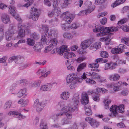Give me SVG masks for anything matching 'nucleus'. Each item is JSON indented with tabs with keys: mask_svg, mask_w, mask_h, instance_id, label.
<instances>
[{
	"mask_svg": "<svg viewBox=\"0 0 129 129\" xmlns=\"http://www.w3.org/2000/svg\"><path fill=\"white\" fill-rule=\"evenodd\" d=\"M93 26L95 27V28L93 29L94 32H100V33L97 34V36H101L108 34L109 36H110L113 34L112 32H115L118 31V28L122 27L123 30L124 31H129V28L126 25L122 26L119 25L117 27H108L104 28L103 27L95 26V24H93Z\"/></svg>",
	"mask_w": 129,
	"mask_h": 129,
	"instance_id": "1",
	"label": "nucleus"
},
{
	"mask_svg": "<svg viewBox=\"0 0 129 129\" xmlns=\"http://www.w3.org/2000/svg\"><path fill=\"white\" fill-rule=\"evenodd\" d=\"M79 95L76 93L74 94L72 98L74 107H71L69 106L64 107L62 109V111L63 112L68 119H71L72 118L71 112L73 111L77 108V106L79 103Z\"/></svg>",
	"mask_w": 129,
	"mask_h": 129,
	"instance_id": "2",
	"label": "nucleus"
},
{
	"mask_svg": "<svg viewBox=\"0 0 129 129\" xmlns=\"http://www.w3.org/2000/svg\"><path fill=\"white\" fill-rule=\"evenodd\" d=\"M110 110L111 113L109 114V116L113 117H116L118 116V113H124V107L123 104L120 105L118 106L115 105H113L111 107Z\"/></svg>",
	"mask_w": 129,
	"mask_h": 129,
	"instance_id": "3",
	"label": "nucleus"
},
{
	"mask_svg": "<svg viewBox=\"0 0 129 129\" xmlns=\"http://www.w3.org/2000/svg\"><path fill=\"white\" fill-rule=\"evenodd\" d=\"M18 36L22 38L25 36V33H29L30 32L29 27L25 24L19 23L18 24Z\"/></svg>",
	"mask_w": 129,
	"mask_h": 129,
	"instance_id": "4",
	"label": "nucleus"
},
{
	"mask_svg": "<svg viewBox=\"0 0 129 129\" xmlns=\"http://www.w3.org/2000/svg\"><path fill=\"white\" fill-rule=\"evenodd\" d=\"M83 80L81 78L78 77L77 75L75 73H71L68 75L66 77V84L68 85L71 82L77 81L78 83H81Z\"/></svg>",
	"mask_w": 129,
	"mask_h": 129,
	"instance_id": "5",
	"label": "nucleus"
},
{
	"mask_svg": "<svg viewBox=\"0 0 129 129\" xmlns=\"http://www.w3.org/2000/svg\"><path fill=\"white\" fill-rule=\"evenodd\" d=\"M84 7L86 9L85 10L82 11L80 14L82 15H86L92 11L94 9L92 5L91 2L90 1H87L84 3Z\"/></svg>",
	"mask_w": 129,
	"mask_h": 129,
	"instance_id": "6",
	"label": "nucleus"
},
{
	"mask_svg": "<svg viewBox=\"0 0 129 129\" xmlns=\"http://www.w3.org/2000/svg\"><path fill=\"white\" fill-rule=\"evenodd\" d=\"M61 17L66 24H69L74 18L75 16L69 12L67 11L63 13Z\"/></svg>",
	"mask_w": 129,
	"mask_h": 129,
	"instance_id": "7",
	"label": "nucleus"
},
{
	"mask_svg": "<svg viewBox=\"0 0 129 129\" xmlns=\"http://www.w3.org/2000/svg\"><path fill=\"white\" fill-rule=\"evenodd\" d=\"M30 14L28 15L27 17L29 19L31 18L34 21H36L38 19L40 15L38 12V10L37 9L33 7L31 8L30 13Z\"/></svg>",
	"mask_w": 129,
	"mask_h": 129,
	"instance_id": "8",
	"label": "nucleus"
},
{
	"mask_svg": "<svg viewBox=\"0 0 129 129\" xmlns=\"http://www.w3.org/2000/svg\"><path fill=\"white\" fill-rule=\"evenodd\" d=\"M14 34L13 27L12 25H10L9 28L6 32V40L9 41L15 40V38L14 37Z\"/></svg>",
	"mask_w": 129,
	"mask_h": 129,
	"instance_id": "9",
	"label": "nucleus"
},
{
	"mask_svg": "<svg viewBox=\"0 0 129 129\" xmlns=\"http://www.w3.org/2000/svg\"><path fill=\"white\" fill-rule=\"evenodd\" d=\"M46 104L43 101L39 102L38 99H36L34 102V106L36 111L38 112H40L43 109L44 106Z\"/></svg>",
	"mask_w": 129,
	"mask_h": 129,
	"instance_id": "10",
	"label": "nucleus"
},
{
	"mask_svg": "<svg viewBox=\"0 0 129 129\" xmlns=\"http://www.w3.org/2000/svg\"><path fill=\"white\" fill-rule=\"evenodd\" d=\"M91 71L88 72L86 73V74L88 76H91L92 78L94 79H99L100 78V75L94 71H99L98 69H92Z\"/></svg>",
	"mask_w": 129,
	"mask_h": 129,
	"instance_id": "11",
	"label": "nucleus"
},
{
	"mask_svg": "<svg viewBox=\"0 0 129 129\" xmlns=\"http://www.w3.org/2000/svg\"><path fill=\"white\" fill-rule=\"evenodd\" d=\"M125 45L123 44L119 45L117 48H114L111 50L112 53L114 54L121 53L123 52V49L125 48Z\"/></svg>",
	"mask_w": 129,
	"mask_h": 129,
	"instance_id": "12",
	"label": "nucleus"
},
{
	"mask_svg": "<svg viewBox=\"0 0 129 129\" xmlns=\"http://www.w3.org/2000/svg\"><path fill=\"white\" fill-rule=\"evenodd\" d=\"M45 28V30L47 32V33L46 34L47 37H48V38H52L53 37H56L57 35V31L54 30H50V31L48 32V28L46 26H44L43 27V28Z\"/></svg>",
	"mask_w": 129,
	"mask_h": 129,
	"instance_id": "13",
	"label": "nucleus"
},
{
	"mask_svg": "<svg viewBox=\"0 0 129 129\" xmlns=\"http://www.w3.org/2000/svg\"><path fill=\"white\" fill-rule=\"evenodd\" d=\"M89 102V98L88 95L84 92L82 93L81 97V103L83 105H85Z\"/></svg>",
	"mask_w": 129,
	"mask_h": 129,
	"instance_id": "14",
	"label": "nucleus"
},
{
	"mask_svg": "<svg viewBox=\"0 0 129 129\" xmlns=\"http://www.w3.org/2000/svg\"><path fill=\"white\" fill-rule=\"evenodd\" d=\"M52 87V84L48 83L46 85H42L40 87V90L43 91H49L50 90Z\"/></svg>",
	"mask_w": 129,
	"mask_h": 129,
	"instance_id": "15",
	"label": "nucleus"
},
{
	"mask_svg": "<svg viewBox=\"0 0 129 129\" xmlns=\"http://www.w3.org/2000/svg\"><path fill=\"white\" fill-rule=\"evenodd\" d=\"M1 20L5 24H7L10 22L9 17V15L6 14H3L2 15Z\"/></svg>",
	"mask_w": 129,
	"mask_h": 129,
	"instance_id": "16",
	"label": "nucleus"
},
{
	"mask_svg": "<svg viewBox=\"0 0 129 129\" xmlns=\"http://www.w3.org/2000/svg\"><path fill=\"white\" fill-rule=\"evenodd\" d=\"M48 41L49 43V45L53 48L56 46L58 43V41L57 39L55 38H49Z\"/></svg>",
	"mask_w": 129,
	"mask_h": 129,
	"instance_id": "17",
	"label": "nucleus"
},
{
	"mask_svg": "<svg viewBox=\"0 0 129 129\" xmlns=\"http://www.w3.org/2000/svg\"><path fill=\"white\" fill-rule=\"evenodd\" d=\"M60 13V12L59 11L55 9L53 10L51 13H49L48 14V15L50 17L56 18L59 15Z\"/></svg>",
	"mask_w": 129,
	"mask_h": 129,
	"instance_id": "18",
	"label": "nucleus"
},
{
	"mask_svg": "<svg viewBox=\"0 0 129 129\" xmlns=\"http://www.w3.org/2000/svg\"><path fill=\"white\" fill-rule=\"evenodd\" d=\"M71 61L72 62V61L69 60H67L65 64L67 67V70L69 71L72 72L75 70V69L74 67L70 64Z\"/></svg>",
	"mask_w": 129,
	"mask_h": 129,
	"instance_id": "19",
	"label": "nucleus"
},
{
	"mask_svg": "<svg viewBox=\"0 0 129 129\" xmlns=\"http://www.w3.org/2000/svg\"><path fill=\"white\" fill-rule=\"evenodd\" d=\"M42 46V44L41 43L37 42L36 43L35 46L33 47V48L35 51L40 52H41Z\"/></svg>",
	"mask_w": 129,
	"mask_h": 129,
	"instance_id": "20",
	"label": "nucleus"
},
{
	"mask_svg": "<svg viewBox=\"0 0 129 129\" xmlns=\"http://www.w3.org/2000/svg\"><path fill=\"white\" fill-rule=\"evenodd\" d=\"M70 95L68 91H63L60 94V98L62 100H67L69 99Z\"/></svg>",
	"mask_w": 129,
	"mask_h": 129,
	"instance_id": "21",
	"label": "nucleus"
},
{
	"mask_svg": "<svg viewBox=\"0 0 129 129\" xmlns=\"http://www.w3.org/2000/svg\"><path fill=\"white\" fill-rule=\"evenodd\" d=\"M90 41L86 40L81 42V46L83 49H85L89 47L90 45Z\"/></svg>",
	"mask_w": 129,
	"mask_h": 129,
	"instance_id": "22",
	"label": "nucleus"
},
{
	"mask_svg": "<svg viewBox=\"0 0 129 129\" xmlns=\"http://www.w3.org/2000/svg\"><path fill=\"white\" fill-rule=\"evenodd\" d=\"M64 114L63 112H61L60 113H58L56 115H52L51 118L52 119H53L54 121L57 122V119L60 117L64 115Z\"/></svg>",
	"mask_w": 129,
	"mask_h": 129,
	"instance_id": "23",
	"label": "nucleus"
},
{
	"mask_svg": "<svg viewBox=\"0 0 129 129\" xmlns=\"http://www.w3.org/2000/svg\"><path fill=\"white\" fill-rule=\"evenodd\" d=\"M120 78L119 74L115 73L110 75L109 79L110 80L116 81L118 80Z\"/></svg>",
	"mask_w": 129,
	"mask_h": 129,
	"instance_id": "24",
	"label": "nucleus"
},
{
	"mask_svg": "<svg viewBox=\"0 0 129 129\" xmlns=\"http://www.w3.org/2000/svg\"><path fill=\"white\" fill-rule=\"evenodd\" d=\"M101 43L99 42L95 43L91 45L90 47V49L96 50L101 47Z\"/></svg>",
	"mask_w": 129,
	"mask_h": 129,
	"instance_id": "25",
	"label": "nucleus"
},
{
	"mask_svg": "<svg viewBox=\"0 0 129 129\" xmlns=\"http://www.w3.org/2000/svg\"><path fill=\"white\" fill-rule=\"evenodd\" d=\"M85 113L86 115L88 116L91 115L92 114V112L91 110V107L88 105L85 106H84Z\"/></svg>",
	"mask_w": 129,
	"mask_h": 129,
	"instance_id": "26",
	"label": "nucleus"
},
{
	"mask_svg": "<svg viewBox=\"0 0 129 129\" xmlns=\"http://www.w3.org/2000/svg\"><path fill=\"white\" fill-rule=\"evenodd\" d=\"M8 8L9 9L8 10V12H9L10 14H12L13 16H14L16 14V10L15 7L10 6L8 7Z\"/></svg>",
	"mask_w": 129,
	"mask_h": 129,
	"instance_id": "27",
	"label": "nucleus"
},
{
	"mask_svg": "<svg viewBox=\"0 0 129 129\" xmlns=\"http://www.w3.org/2000/svg\"><path fill=\"white\" fill-rule=\"evenodd\" d=\"M20 59V58L17 56H13L9 58L8 60V63H11L14 60L15 63H16V62Z\"/></svg>",
	"mask_w": 129,
	"mask_h": 129,
	"instance_id": "28",
	"label": "nucleus"
},
{
	"mask_svg": "<svg viewBox=\"0 0 129 129\" xmlns=\"http://www.w3.org/2000/svg\"><path fill=\"white\" fill-rule=\"evenodd\" d=\"M13 116L14 117H19L22 118H24L25 117V116L22 115L20 113L15 111H13Z\"/></svg>",
	"mask_w": 129,
	"mask_h": 129,
	"instance_id": "29",
	"label": "nucleus"
},
{
	"mask_svg": "<svg viewBox=\"0 0 129 129\" xmlns=\"http://www.w3.org/2000/svg\"><path fill=\"white\" fill-rule=\"evenodd\" d=\"M41 82V81L40 80H36L32 83L31 86L33 87H39L40 85Z\"/></svg>",
	"mask_w": 129,
	"mask_h": 129,
	"instance_id": "30",
	"label": "nucleus"
},
{
	"mask_svg": "<svg viewBox=\"0 0 129 129\" xmlns=\"http://www.w3.org/2000/svg\"><path fill=\"white\" fill-rule=\"evenodd\" d=\"M99 125V122L94 119L92 120V122L90 124V125L94 128L98 127Z\"/></svg>",
	"mask_w": 129,
	"mask_h": 129,
	"instance_id": "31",
	"label": "nucleus"
},
{
	"mask_svg": "<svg viewBox=\"0 0 129 129\" xmlns=\"http://www.w3.org/2000/svg\"><path fill=\"white\" fill-rule=\"evenodd\" d=\"M35 41L33 39L30 38H28L27 39V44L29 46H33L35 44Z\"/></svg>",
	"mask_w": 129,
	"mask_h": 129,
	"instance_id": "32",
	"label": "nucleus"
},
{
	"mask_svg": "<svg viewBox=\"0 0 129 129\" xmlns=\"http://www.w3.org/2000/svg\"><path fill=\"white\" fill-rule=\"evenodd\" d=\"M63 35L65 38L71 39L73 38V34L70 33L65 32L63 34Z\"/></svg>",
	"mask_w": 129,
	"mask_h": 129,
	"instance_id": "33",
	"label": "nucleus"
},
{
	"mask_svg": "<svg viewBox=\"0 0 129 129\" xmlns=\"http://www.w3.org/2000/svg\"><path fill=\"white\" fill-rule=\"evenodd\" d=\"M97 92L98 93H105L107 92L108 90L104 88H97L96 89Z\"/></svg>",
	"mask_w": 129,
	"mask_h": 129,
	"instance_id": "34",
	"label": "nucleus"
},
{
	"mask_svg": "<svg viewBox=\"0 0 129 129\" xmlns=\"http://www.w3.org/2000/svg\"><path fill=\"white\" fill-rule=\"evenodd\" d=\"M86 83L90 84H96V82L91 79L87 78L85 80Z\"/></svg>",
	"mask_w": 129,
	"mask_h": 129,
	"instance_id": "35",
	"label": "nucleus"
},
{
	"mask_svg": "<svg viewBox=\"0 0 129 129\" xmlns=\"http://www.w3.org/2000/svg\"><path fill=\"white\" fill-rule=\"evenodd\" d=\"M60 50L61 52H64L69 51L70 49L68 48L67 45H63L61 47Z\"/></svg>",
	"mask_w": 129,
	"mask_h": 129,
	"instance_id": "36",
	"label": "nucleus"
},
{
	"mask_svg": "<svg viewBox=\"0 0 129 129\" xmlns=\"http://www.w3.org/2000/svg\"><path fill=\"white\" fill-rule=\"evenodd\" d=\"M46 70L45 68L39 69L36 72L37 75H43V74L46 72Z\"/></svg>",
	"mask_w": 129,
	"mask_h": 129,
	"instance_id": "37",
	"label": "nucleus"
},
{
	"mask_svg": "<svg viewBox=\"0 0 129 129\" xmlns=\"http://www.w3.org/2000/svg\"><path fill=\"white\" fill-rule=\"evenodd\" d=\"M77 81H73L71 82L69 87L71 89H74L77 87Z\"/></svg>",
	"mask_w": 129,
	"mask_h": 129,
	"instance_id": "38",
	"label": "nucleus"
},
{
	"mask_svg": "<svg viewBox=\"0 0 129 129\" xmlns=\"http://www.w3.org/2000/svg\"><path fill=\"white\" fill-rule=\"evenodd\" d=\"M86 67V64L85 63L81 64L77 68V71L78 72L80 71L85 68Z\"/></svg>",
	"mask_w": 129,
	"mask_h": 129,
	"instance_id": "39",
	"label": "nucleus"
},
{
	"mask_svg": "<svg viewBox=\"0 0 129 129\" xmlns=\"http://www.w3.org/2000/svg\"><path fill=\"white\" fill-rule=\"evenodd\" d=\"M7 56H5L3 57L2 58H0V63H4V66H7V63L6 61L7 59Z\"/></svg>",
	"mask_w": 129,
	"mask_h": 129,
	"instance_id": "40",
	"label": "nucleus"
},
{
	"mask_svg": "<svg viewBox=\"0 0 129 129\" xmlns=\"http://www.w3.org/2000/svg\"><path fill=\"white\" fill-rule=\"evenodd\" d=\"M129 39L126 38H123L121 40V42L124 43L127 46H129Z\"/></svg>",
	"mask_w": 129,
	"mask_h": 129,
	"instance_id": "41",
	"label": "nucleus"
},
{
	"mask_svg": "<svg viewBox=\"0 0 129 129\" xmlns=\"http://www.w3.org/2000/svg\"><path fill=\"white\" fill-rule=\"evenodd\" d=\"M105 103V107L106 109H108L109 108V105L111 103V100H105L104 101Z\"/></svg>",
	"mask_w": 129,
	"mask_h": 129,
	"instance_id": "42",
	"label": "nucleus"
},
{
	"mask_svg": "<svg viewBox=\"0 0 129 129\" xmlns=\"http://www.w3.org/2000/svg\"><path fill=\"white\" fill-rule=\"evenodd\" d=\"M33 2L34 1L33 0L30 1L25 4L22 5L21 6L27 8L28 7L31 6L33 4Z\"/></svg>",
	"mask_w": 129,
	"mask_h": 129,
	"instance_id": "43",
	"label": "nucleus"
},
{
	"mask_svg": "<svg viewBox=\"0 0 129 129\" xmlns=\"http://www.w3.org/2000/svg\"><path fill=\"white\" fill-rule=\"evenodd\" d=\"M53 48L50 45L48 46L45 48V50L44 51V52L47 53L51 51Z\"/></svg>",
	"mask_w": 129,
	"mask_h": 129,
	"instance_id": "44",
	"label": "nucleus"
},
{
	"mask_svg": "<svg viewBox=\"0 0 129 129\" xmlns=\"http://www.w3.org/2000/svg\"><path fill=\"white\" fill-rule=\"evenodd\" d=\"M100 55L101 57L104 58H106L108 56V53L107 52L104 51L101 52Z\"/></svg>",
	"mask_w": 129,
	"mask_h": 129,
	"instance_id": "45",
	"label": "nucleus"
},
{
	"mask_svg": "<svg viewBox=\"0 0 129 129\" xmlns=\"http://www.w3.org/2000/svg\"><path fill=\"white\" fill-rule=\"evenodd\" d=\"M80 26V24L79 23H73L70 26V27L72 29H75L78 28Z\"/></svg>",
	"mask_w": 129,
	"mask_h": 129,
	"instance_id": "46",
	"label": "nucleus"
},
{
	"mask_svg": "<svg viewBox=\"0 0 129 129\" xmlns=\"http://www.w3.org/2000/svg\"><path fill=\"white\" fill-rule=\"evenodd\" d=\"M64 4H63L62 6L63 8H66L68 5L70 4L71 2V0H64Z\"/></svg>",
	"mask_w": 129,
	"mask_h": 129,
	"instance_id": "47",
	"label": "nucleus"
},
{
	"mask_svg": "<svg viewBox=\"0 0 129 129\" xmlns=\"http://www.w3.org/2000/svg\"><path fill=\"white\" fill-rule=\"evenodd\" d=\"M62 24L61 25V27L62 29L64 31H68V30L69 28H70L69 26L67 24Z\"/></svg>",
	"mask_w": 129,
	"mask_h": 129,
	"instance_id": "48",
	"label": "nucleus"
},
{
	"mask_svg": "<svg viewBox=\"0 0 129 129\" xmlns=\"http://www.w3.org/2000/svg\"><path fill=\"white\" fill-rule=\"evenodd\" d=\"M11 104V103L10 101H9L6 102L4 108V109L9 108Z\"/></svg>",
	"mask_w": 129,
	"mask_h": 129,
	"instance_id": "49",
	"label": "nucleus"
},
{
	"mask_svg": "<svg viewBox=\"0 0 129 129\" xmlns=\"http://www.w3.org/2000/svg\"><path fill=\"white\" fill-rule=\"evenodd\" d=\"M51 71H48L44 73L43 75H42L40 77V78L42 79L43 78H45L48 75H49L50 74Z\"/></svg>",
	"mask_w": 129,
	"mask_h": 129,
	"instance_id": "50",
	"label": "nucleus"
},
{
	"mask_svg": "<svg viewBox=\"0 0 129 129\" xmlns=\"http://www.w3.org/2000/svg\"><path fill=\"white\" fill-rule=\"evenodd\" d=\"M95 61L97 63H106L107 62V60L106 59H104L102 58H100L97 59Z\"/></svg>",
	"mask_w": 129,
	"mask_h": 129,
	"instance_id": "51",
	"label": "nucleus"
},
{
	"mask_svg": "<svg viewBox=\"0 0 129 129\" xmlns=\"http://www.w3.org/2000/svg\"><path fill=\"white\" fill-rule=\"evenodd\" d=\"M0 8L3 10H5L8 8V7L7 5H5L3 3H0Z\"/></svg>",
	"mask_w": 129,
	"mask_h": 129,
	"instance_id": "52",
	"label": "nucleus"
},
{
	"mask_svg": "<svg viewBox=\"0 0 129 129\" xmlns=\"http://www.w3.org/2000/svg\"><path fill=\"white\" fill-rule=\"evenodd\" d=\"M88 67L92 68H97L99 67V64L97 63H93L92 64H89L88 65Z\"/></svg>",
	"mask_w": 129,
	"mask_h": 129,
	"instance_id": "53",
	"label": "nucleus"
},
{
	"mask_svg": "<svg viewBox=\"0 0 129 129\" xmlns=\"http://www.w3.org/2000/svg\"><path fill=\"white\" fill-rule=\"evenodd\" d=\"M30 37L34 39H37L39 38V36L36 33H34L31 34Z\"/></svg>",
	"mask_w": 129,
	"mask_h": 129,
	"instance_id": "54",
	"label": "nucleus"
},
{
	"mask_svg": "<svg viewBox=\"0 0 129 129\" xmlns=\"http://www.w3.org/2000/svg\"><path fill=\"white\" fill-rule=\"evenodd\" d=\"M40 129H47L46 124L42 122L40 124Z\"/></svg>",
	"mask_w": 129,
	"mask_h": 129,
	"instance_id": "55",
	"label": "nucleus"
},
{
	"mask_svg": "<svg viewBox=\"0 0 129 129\" xmlns=\"http://www.w3.org/2000/svg\"><path fill=\"white\" fill-rule=\"evenodd\" d=\"M14 18L16 19L20 23L22 22V20L21 19L19 15L16 14L14 16H13Z\"/></svg>",
	"mask_w": 129,
	"mask_h": 129,
	"instance_id": "56",
	"label": "nucleus"
},
{
	"mask_svg": "<svg viewBox=\"0 0 129 129\" xmlns=\"http://www.w3.org/2000/svg\"><path fill=\"white\" fill-rule=\"evenodd\" d=\"M110 69L111 70L114 69L116 68L115 66L116 64L115 63L112 62L110 63Z\"/></svg>",
	"mask_w": 129,
	"mask_h": 129,
	"instance_id": "57",
	"label": "nucleus"
},
{
	"mask_svg": "<svg viewBox=\"0 0 129 129\" xmlns=\"http://www.w3.org/2000/svg\"><path fill=\"white\" fill-rule=\"evenodd\" d=\"M127 19L126 18L122 19L121 20L118 22V24H121L125 23L127 21Z\"/></svg>",
	"mask_w": 129,
	"mask_h": 129,
	"instance_id": "58",
	"label": "nucleus"
},
{
	"mask_svg": "<svg viewBox=\"0 0 129 129\" xmlns=\"http://www.w3.org/2000/svg\"><path fill=\"white\" fill-rule=\"evenodd\" d=\"M20 83H23L24 85L27 84L28 83V81L26 79H22L20 81Z\"/></svg>",
	"mask_w": 129,
	"mask_h": 129,
	"instance_id": "59",
	"label": "nucleus"
},
{
	"mask_svg": "<svg viewBox=\"0 0 129 129\" xmlns=\"http://www.w3.org/2000/svg\"><path fill=\"white\" fill-rule=\"evenodd\" d=\"M129 9V6H125L121 10V12L124 13L127 11Z\"/></svg>",
	"mask_w": 129,
	"mask_h": 129,
	"instance_id": "60",
	"label": "nucleus"
},
{
	"mask_svg": "<svg viewBox=\"0 0 129 129\" xmlns=\"http://www.w3.org/2000/svg\"><path fill=\"white\" fill-rule=\"evenodd\" d=\"M94 119L90 117H87L85 118V121L88 122L90 124H91V123L92 120Z\"/></svg>",
	"mask_w": 129,
	"mask_h": 129,
	"instance_id": "61",
	"label": "nucleus"
},
{
	"mask_svg": "<svg viewBox=\"0 0 129 129\" xmlns=\"http://www.w3.org/2000/svg\"><path fill=\"white\" fill-rule=\"evenodd\" d=\"M46 39L45 37V36L44 34H42L41 38V40L42 42L43 43L46 42Z\"/></svg>",
	"mask_w": 129,
	"mask_h": 129,
	"instance_id": "62",
	"label": "nucleus"
},
{
	"mask_svg": "<svg viewBox=\"0 0 129 129\" xmlns=\"http://www.w3.org/2000/svg\"><path fill=\"white\" fill-rule=\"evenodd\" d=\"M106 0H95V3L96 5L104 3Z\"/></svg>",
	"mask_w": 129,
	"mask_h": 129,
	"instance_id": "63",
	"label": "nucleus"
},
{
	"mask_svg": "<svg viewBox=\"0 0 129 129\" xmlns=\"http://www.w3.org/2000/svg\"><path fill=\"white\" fill-rule=\"evenodd\" d=\"M100 22L102 24H105L106 23V18H103L100 20Z\"/></svg>",
	"mask_w": 129,
	"mask_h": 129,
	"instance_id": "64",
	"label": "nucleus"
}]
</instances>
